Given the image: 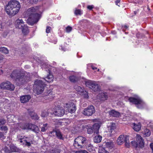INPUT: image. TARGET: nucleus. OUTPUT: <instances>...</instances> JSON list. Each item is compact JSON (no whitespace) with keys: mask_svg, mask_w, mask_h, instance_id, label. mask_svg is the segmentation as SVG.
<instances>
[{"mask_svg":"<svg viewBox=\"0 0 153 153\" xmlns=\"http://www.w3.org/2000/svg\"><path fill=\"white\" fill-rule=\"evenodd\" d=\"M11 78L14 79L16 84L20 86L30 79V75H25L19 70H13L10 75Z\"/></svg>","mask_w":153,"mask_h":153,"instance_id":"nucleus-1","label":"nucleus"},{"mask_svg":"<svg viewBox=\"0 0 153 153\" xmlns=\"http://www.w3.org/2000/svg\"><path fill=\"white\" fill-rule=\"evenodd\" d=\"M20 8V5L18 1L12 0L8 2L6 11L9 15L14 16L19 12Z\"/></svg>","mask_w":153,"mask_h":153,"instance_id":"nucleus-2","label":"nucleus"},{"mask_svg":"<svg viewBox=\"0 0 153 153\" xmlns=\"http://www.w3.org/2000/svg\"><path fill=\"white\" fill-rule=\"evenodd\" d=\"M87 139L85 137L78 136L74 140L73 145L77 149H81L86 145Z\"/></svg>","mask_w":153,"mask_h":153,"instance_id":"nucleus-3","label":"nucleus"},{"mask_svg":"<svg viewBox=\"0 0 153 153\" xmlns=\"http://www.w3.org/2000/svg\"><path fill=\"white\" fill-rule=\"evenodd\" d=\"M44 89V83L42 80H36L34 82L33 86L34 92L39 94L42 93Z\"/></svg>","mask_w":153,"mask_h":153,"instance_id":"nucleus-4","label":"nucleus"},{"mask_svg":"<svg viewBox=\"0 0 153 153\" xmlns=\"http://www.w3.org/2000/svg\"><path fill=\"white\" fill-rule=\"evenodd\" d=\"M136 138L137 142L135 141H131V143L132 145L136 148L138 146L140 147H143L144 145V142L142 137L140 135L137 134L136 137Z\"/></svg>","mask_w":153,"mask_h":153,"instance_id":"nucleus-5","label":"nucleus"},{"mask_svg":"<svg viewBox=\"0 0 153 153\" xmlns=\"http://www.w3.org/2000/svg\"><path fill=\"white\" fill-rule=\"evenodd\" d=\"M39 14H36L33 15L29 16L27 20V23L32 26L33 25L38 21L39 19Z\"/></svg>","mask_w":153,"mask_h":153,"instance_id":"nucleus-6","label":"nucleus"},{"mask_svg":"<svg viewBox=\"0 0 153 153\" xmlns=\"http://www.w3.org/2000/svg\"><path fill=\"white\" fill-rule=\"evenodd\" d=\"M95 111L94 107L92 105H90L84 109L82 113L85 116H90L93 114Z\"/></svg>","mask_w":153,"mask_h":153,"instance_id":"nucleus-7","label":"nucleus"},{"mask_svg":"<svg viewBox=\"0 0 153 153\" xmlns=\"http://www.w3.org/2000/svg\"><path fill=\"white\" fill-rule=\"evenodd\" d=\"M41 66L42 68H44L45 69H47L48 68V72L49 74L45 78V80L49 82H52L53 81V75L50 73L51 71L50 70V69L51 67L48 64L45 63H44Z\"/></svg>","mask_w":153,"mask_h":153,"instance_id":"nucleus-8","label":"nucleus"},{"mask_svg":"<svg viewBox=\"0 0 153 153\" xmlns=\"http://www.w3.org/2000/svg\"><path fill=\"white\" fill-rule=\"evenodd\" d=\"M0 88L13 91L14 89V86L10 82L7 81L1 83L0 85Z\"/></svg>","mask_w":153,"mask_h":153,"instance_id":"nucleus-9","label":"nucleus"},{"mask_svg":"<svg viewBox=\"0 0 153 153\" xmlns=\"http://www.w3.org/2000/svg\"><path fill=\"white\" fill-rule=\"evenodd\" d=\"M51 114H54L55 116L61 117L64 115L65 110L62 108H58L56 109L52 113L51 112Z\"/></svg>","mask_w":153,"mask_h":153,"instance_id":"nucleus-10","label":"nucleus"},{"mask_svg":"<svg viewBox=\"0 0 153 153\" xmlns=\"http://www.w3.org/2000/svg\"><path fill=\"white\" fill-rule=\"evenodd\" d=\"M15 24L16 27L19 29H22L25 26L22 19H17Z\"/></svg>","mask_w":153,"mask_h":153,"instance_id":"nucleus-11","label":"nucleus"},{"mask_svg":"<svg viewBox=\"0 0 153 153\" xmlns=\"http://www.w3.org/2000/svg\"><path fill=\"white\" fill-rule=\"evenodd\" d=\"M128 100L130 102L136 105L140 104L142 102V101L138 97L135 98L133 97H131L129 98Z\"/></svg>","mask_w":153,"mask_h":153,"instance_id":"nucleus-12","label":"nucleus"},{"mask_svg":"<svg viewBox=\"0 0 153 153\" xmlns=\"http://www.w3.org/2000/svg\"><path fill=\"white\" fill-rule=\"evenodd\" d=\"M31 98L30 95H24L20 97V100L22 103H25L28 102Z\"/></svg>","mask_w":153,"mask_h":153,"instance_id":"nucleus-13","label":"nucleus"},{"mask_svg":"<svg viewBox=\"0 0 153 153\" xmlns=\"http://www.w3.org/2000/svg\"><path fill=\"white\" fill-rule=\"evenodd\" d=\"M128 137L126 135H120L117 140V142L118 144V145H120L123 143L126 140V139Z\"/></svg>","mask_w":153,"mask_h":153,"instance_id":"nucleus-14","label":"nucleus"},{"mask_svg":"<svg viewBox=\"0 0 153 153\" xmlns=\"http://www.w3.org/2000/svg\"><path fill=\"white\" fill-rule=\"evenodd\" d=\"M68 107V111L71 113L74 112L76 109L75 105L72 102H71Z\"/></svg>","mask_w":153,"mask_h":153,"instance_id":"nucleus-15","label":"nucleus"},{"mask_svg":"<svg viewBox=\"0 0 153 153\" xmlns=\"http://www.w3.org/2000/svg\"><path fill=\"white\" fill-rule=\"evenodd\" d=\"M28 114L32 119L34 120H38L39 119V117L36 113L30 109L28 110Z\"/></svg>","mask_w":153,"mask_h":153,"instance_id":"nucleus-16","label":"nucleus"},{"mask_svg":"<svg viewBox=\"0 0 153 153\" xmlns=\"http://www.w3.org/2000/svg\"><path fill=\"white\" fill-rule=\"evenodd\" d=\"M98 97H99V100L101 101L106 100L107 98V95L106 93H100L99 94Z\"/></svg>","mask_w":153,"mask_h":153,"instance_id":"nucleus-17","label":"nucleus"},{"mask_svg":"<svg viewBox=\"0 0 153 153\" xmlns=\"http://www.w3.org/2000/svg\"><path fill=\"white\" fill-rule=\"evenodd\" d=\"M36 9L34 7H32L28 9L27 12V14L29 16L33 15L34 14H38L36 13Z\"/></svg>","mask_w":153,"mask_h":153,"instance_id":"nucleus-18","label":"nucleus"},{"mask_svg":"<svg viewBox=\"0 0 153 153\" xmlns=\"http://www.w3.org/2000/svg\"><path fill=\"white\" fill-rule=\"evenodd\" d=\"M94 132L97 134H98L99 133V129L100 127V125L98 123H95L93 125L92 127Z\"/></svg>","mask_w":153,"mask_h":153,"instance_id":"nucleus-19","label":"nucleus"},{"mask_svg":"<svg viewBox=\"0 0 153 153\" xmlns=\"http://www.w3.org/2000/svg\"><path fill=\"white\" fill-rule=\"evenodd\" d=\"M10 151L11 153L12 152H16L19 151V149L15 145L13 144H11L9 145Z\"/></svg>","mask_w":153,"mask_h":153,"instance_id":"nucleus-20","label":"nucleus"},{"mask_svg":"<svg viewBox=\"0 0 153 153\" xmlns=\"http://www.w3.org/2000/svg\"><path fill=\"white\" fill-rule=\"evenodd\" d=\"M30 127L29 129L31 130L32 131L36 133H38L39 131V129L38 127L35 125L30 123Z\"/></svg>","mask_w":153,"mask_h":153,"instance_id":"nucleus-21","label":"nucleus"},{"mask_svg":"<svg viewBox=\"0 0 153 153\" xmlns=\"http://www.w3.org/2000/svg\"><path fill=\"white\" fill-rule=\"evenodd\" d=\"M91 89L94 91L95 92L99 91L100 90V87L99 85L95 82L94 85L92 86Z\"/></svg>","mask_w":153,"mask_h":153,"instance_id":"nucleus-22","label":"nucleus"},{"mask_svg":"<svg viewBox=\"0 0 153 153\" xmlns=\"http://www.w3.org/2000/svg\"><path fill=\"white\" fill-rule=\"evenodd\" d=\"M133 128L134 130L136 131H138L141 129V124L140 123H138L137 124L133 123Z\"/></svg>","mask_w":153,"mask_h":153,"instance_id":"nucleus-23","label":"nucleus"},{"mask_svg":"<svg viewBox=\"0 0 153 153\" xmlns=\"http://www.w3.org/2000/svg\"><path fill=\"white\" fill-rule=\"evenodd\" d=\"M95 82L94 81L87 80L85 81V85L86 86L91 89Z\"/></svg>","mask_w":153,"mask_h":153,"instance_id":"nucleus-24","label":"nucleus"},{"mask_svg":"<svg viewBox=\"0 0 153 153\" xmlns=\"http://www.w3.org/2000/svg\"><path fill=\"white\" fill-rule=\"evenodd\" d=\"M86 149L89 151L91 152L93 151L94 149L93 146L90 143H89L87 142L86 145H85Z\"/></svg>","mask_w":153,"mask_h":153,"instance_id":"nucleus-25","label":"nucleus"},{"mask_svg":"<svg viewBox=\"0 0 153 153\" xmlns=\"http://www.w3.org/2000/svg\"><path fill=\"white\" fill-rule=\"evenodd\" d=\"M56 133V136L58 138L62 140H63L64 139V138L62 137V134L60 131L59 129L57 128Z\"/></svg>","mask_w":153,"mask_h":153,"instance_id":"nucleus-26","label":"nucleus"},{"mask_svg":"<svg viewBox=\"0 0 153 153\" xmlns=\"http://www.w3.org/2000/svg\"><path fill=\"white\" fill-rule=\"evenodd\" d=\"M102 137L101 136L98 135L94 137V142L96 143H99L101 141Z\"/></svg>","mask_w":153,"mask_h":153,"instance_id":"nucleus-27","label":"nucleus"},{"mask_svg":"<svg viewBox=\"0 0 153 153\" xmlns=\"http://www.w3.org/2000/svg\"><path fill=\"white\" fill-rule=\"evenodd\" d=\"M109 114L114 117H117L120 115L119 112L116 111L114 110H113L109 112Z\"/></svg>","mask_w":153,"mask_h":153,"instance_id":"nucleus-28","label":"nucleus"},{"mask_svg":"<svg viewBox=\"0 0 153 153\" xmlns=\"http://www.w3.org/2000/svg\"><path fill=\"white\" fill-rule=\"evenodd\" d=\"M74 88L76 91L80 93H82L84 92L83 89L79 86L75 85L74 86Z\"/></svg>","mask_w":153,"mask_h":153,"instance_id":"nucleus-29","label":"nucleus"},{"mask_svg":"<svg viewBox=\"0 0 153 153\" xmlns=\"http://www.w3.org/2000/svg\"><path fill=\"white\" fill-rule=\"evenodd\" d=\"M108 129L110 130L109 132L112 133L113 131L116 128V125L114 123H112L108 127Z\"/></svg>","mask_w":153,"mask_h":153,"instance_id":"nucleus-30","label":"nucleus"},{"mask_svg":"<svg viewBox=\"0 0 153 153\" xmlns=\"http://www.w3.org/2000/svg\"><path fill=\"white\" fill-rule=\"evenodd\" d=\"M30 123H26L22 125L20 127L23 129H29Z\"/></svg>","mask_w":153,"mask_h":153,"instance_id":"nucleus-31","label":"nucleus"},{"mask_svg":"<svg viewBox=\"0 0 153 153\" xmlns=\"http://www.w3.org/2000/svg\"><path fill=\"white\" fill-rule=\"evenodd\" d=\"M1 153H11L10 150L7 147H5L1 150Z\"/></svg>","mask_w":153,"mask_h":153,"instance_id":"nucleus-32","label":"nucleus"},{"mask_svg":"<svg viewBox=\"0 0 153 153\" xmlns=\"http://www.w3.org/2000/svg\"><path fill=\"white\" fill-rule=\"evenodd\" d=\"M50 110L51 109H48V111H43L41 114V117H46L48 115L49 113V112L50 111Z\"/></svg>","mask_w":153,"mask_h":153,"instance_id":"nucleus-33","label":"nucleus"},{"mask_svg":"<svg viewBox=\"0 0 153 153\" xmlns=\"http://www.w3.org/2000/svg\"><path fill=\"white\" fill-rule=\"evenodd\" d=\"M105 146L108 148L112 147L113 146V142L111 141H109L105 143Z\"/></svg>","mask_w":153,"mask_h":153,"instance_id":"nucleus-34","label":"nucleus"},{"mask_svg":"<svg viewBox=\"0 0 153 153\" xmlns=\"http://www.w3.org/2000/svg\"><path fill=\"white\" fill-rule=\"evenodd\" d=\"M22 31L25 35H27L29 32L28 29L26 26L22 28Z\"/></svg>","mask_w":153,"mask_h":153,"instance_id":"nucleus-35","label":"nucleus"},{"mask_svg":"<svg viewBox=\"0 0 153 153\" xmlns=\"http://www.w3.org/2000/svg\"><path fill=\"white\" fill-rule=\"evenodd\" d=\"M0 51L5 54H7L9 53L8 50L7 48L4 47L0 48Z\"/></svg>","mask_w":153,"mask_h":153,"instance_id":"nucleus-36","label":"nucleus"},{"mask_svg":"<svg viewBox=\"0 0 153 153\" xmlns=\"http://www.w3.org/2000/svg\"><path fill=\"white\" fill-rule=\"evenodd\" d=\"M57 128H53L52 131H50L49 133L50 136H56V131H57Z\"/></svg>","mask_w":153,"mask_h":153,"instance_id":"nucleus-37","label":"nucleus"},{"mask_svg":"<svg viewBox=\"0 0 153 153\" xmlns=\"http://www.w3.org/2000/svg\"><path fill=\"white\" fill-rule=\"evenodd\" d=\"M143 134L147 136H149L151 134V132L149 129H145L143 131Z\"/></svg>","mask_w":153,"mask_h":153,"instance_id":"nucleus-38","label":"nucleus"},{"mask_svg":"<svg viewBox=\"0 0 153 153\" xmlns=\"http://www.w3.org/2000/svg\"><path fill=\"white\" fill-rule=\"evenodd\" d=\"M87 129L88 133L89 134H92L94 132L93 128L91 126H88Z\"/></svg>","mask_w":153,"mask_h":153,"instance_id":"nucleus-39","label":"nucleus"},{"mask_svg":"<svg viewBox=\"0 0 153 153\" xmlns=\"http://www.w3.org/2000/svg\"><path fill=\"white\" fill-rule=\"evenodd\" d=\"M48 124L45 123L43 125V126L41 128V131L42 132L45 131L48 128Z\"/></svg>","mask_w":153,"mask_h":153,"instance_id":"nucleus-40","label":"nucleus"},{"mask_svg":"<svg viewBox=\"0 0 153 153\" xmlns=\"http://www.w3.org/2000/svg\"><path fill=\"white\" fill-rule=\"evenodd\" d=\"M69 79L70 81L72 82H75L76 81L77 79L76 77L74 76H71L69 77Z\"/></svg>","mask_w":153,"mask_h":153,"instance_id":"nucleus-41","label":"nucleus"},{"mask_svg":"<svg viewBox=\"0 0 153 153\" xmlns=\"http://www.w3.org/2000/svg\"><path fill=\"white\" fill-rule=\"evenodd\" d=\"M98 153H109L104 148H100Z\"/></svg>","mask_w":153,"mask_h":153,"instance_id":"nucleus-42","label":"nucleus"},{"mask_svg":"<svg viewBox=\"0 0 153 153\" xmlns=\"http://www.w3.org/2000/svg\"><path fill=\"white\" fill-rule=\"evenodd\" d=\"M0 130L6 133L8 130L7 127L6 126H2L0 127Z\"/></svg>","mask_w":153,"mask_h":153,"instance_id":"nucleus-43","label":"nucleus"},{"mask_svg":"<svg viewBox=\"0 0 153 153\" xmlns=\"http://www.w3.org/2000/svg\"><path fill=\"white\" fill-rule=\"evenodd\" d=\"M124 142H125V146L127 147L128 148L130 146L128 137H127V138L126 139V140H125Z\"/></svg>","mask_w":153,"mask_h":153,"instance_id":"nucleus-44","label":"nucleus"},{"mask_svg":"<svg viewBox=\"0 0 153 153\" xmlns=\"http://www.w3.org/2000/svg\"><path fill=\"white\" fill-rule=\"evenodd\" d=\"M24 142L23 143V144H25V146L29 147L31 146L30 143V142H28L27 140H24Z\"/></svg>","mask_w":153,"mask_h":153,"instance_id":"nucleus-45","label":"nucleus"},{"mask_svg":"<svg viewBox=\"0 0 153 153\" xmlns=\"http://www.w3.org/2000/svg\"><path fill=\"white\" fill-rule=\"evenodd\" d=\"M76 153H88V152L86 150H82L77 151H76Z\"/></svg>","mask_w":153,"mask_h":153,"instance_id":"nucleus-46","label":"nucleus"},{"mask_svg":"<svg viewBox=\"0 0 153 153\" xmlns=\"http://www.w3.org/2000/svg\"><path fill=\"white\" fill-rule=\"evenodd\" d=\"M72 30V28L70 26H68L66 28V32L67 33H69Z\"/></svg>","mask_w":153,"mask_h":153,"instance_id":"nucleus-47","label":"nucleus"},{"mask_svg":"<svg viewBox=\"0 0 153 153\" xmlns=\"http://www.w3.org/2000/svg\"><path fill=\"white\" fill-rule=\"evenodd\" d=\"M75 14L76 15H80L82 14L81 11L79 9L76 10L75 11Z\"/></svg>","mask_w":153,"mask_h":153,"instance_id":"nucleus-48","label":"nucleus"},{"mask_svg":"<svg viewBox=\"0 0 153 153\" xmlns=\"http://www.w3.org/2000/svg\"><path fill=\"white\" fill-rule=\"evenodd\" d=\"M6 123V120L3 119H0V126L4 125Z\"/></svg>","mask_w":153,"mask_h":153,"instance_id":"nucleus-49","label":"nucleus"},{"mask_svg":"<svg viewBox=\"0 0 153 153\" xmlns=\"http://www.w3.org/2000/svg\"><path fill=\"white\" fill-rule=\"evenodd\" d=\"M51 30V27L49 26L47 27V28L46 30V32L47 33H49L50 32Z\"/></svg>","mask_w":153,"mask_h":153,"instance_id":"nucleus-50","label":"nucleus"},{"mask_svg":"<svg viewBox=\"0 0 153 153\" xmlns=\"http://www.w3.org/2000/svg\"><path fill=\"white\" fill-rule=\"evenodd\" d=\"M2 138L3 139H4L5 138V137L4 136L3 133L0 132V138Z\"/></svg>","mask_w":153,"mask_h":153,"instance_id":"nucleus-51","label":"nucleus"},{"mask_svg":"<svg viewBox=\"0 0 153 153\" xmlns=\"http://www.w3.org/2000/svg\"><path fill=\"white\" fill-rule=\"evenodd\" d=\"M24 140H25V139L24 138H21V139H20V140H18V141H20L21 143H22L23 144V143L24 142Z\"/></svg>","mask_w":153,"mask_h":153,"instance_id":"nucleus-52","label":"nucleus"},{"mask_svg":"<svg viewBox=\"0 0 153 153\" xmlns=\"http://www.w3.org/2000/svg\"><path fill=\"white\" fill-rule=\"evenodd\" d=\"M150 146L153 153V143H151L150 145Z\"/></svg>","mask_w":153,"mask_h":153,"instance_id":"nucleus-53","label":"nucleus"},{"mask_svg":"<svg viewBox=\"0 0 153 153\" xmlns=\"http://www.w3.org/2000/svg\"><path fill=\"white\" fill-rule=\"evenodd\" d=\"M17 137L18 139V140H19L20 139H21V138H23L22 136L19 134L18 135H17ZM23 138H24V137H23Z\"/></svg>","mask_w":153,"mask_h":153,"instance_id":"nucleus-54","label":"nucleus"},{"mask_svg":"<svg viewBox=\"0 0 153 153\" xmlns=\"http://www.w3.org/2000/svg\"><path fill=\"white\" fill-rule=\"evenodd\" d=\"M93 7L92 6L89 5L87 7V8L88 9L91 10L93 8Z\"/></svg>","mask_w":153,"mask_h":153,"instance_id":"nucleus-55","label":"nucleus"},{"mask_svg":"<svg viewBox=\"0 0 153 153\" xmlns=\"http://www.w3.org/2000/svg\"><path fill=\"white\" fill-rule=\"evenodd\" d=\"M120 0H117L115 1V3H116V4H117V5H117V4L118 3H119L120 2Z\"/></svg>","mask_w":153,"mask_h":153,"instance_id":"nucleus-56","label":"nucleus"},{"mask_svg":"<svg viewBox=\"0 0 153 153\" xmlns=\"http://www.w3.org/2000/svg\"><path fill=\"white\" fill-rule=\"evenodd\" d=\"M3 57L2 56H0V62H1V61L3 60Z\"/></svg>","mask_w":153,"mask_h":153,"instance_id":"nucleus-57","label":"nucleus"},{"mask_svg":"<svg viewBox=\"0 0 153 153\" xmlns=\"http://www.w3.org/2000/svg\"><path fill=\"white\" fill-rule=\"evenodd\" d=\"M3 73V71L2 70H0V74H2Z\"/></svg>","mask_w":153,"mask_h":153,"instance_id":"nucleus-58","label":"nucleus"},{"mask_svg":"<svg viewBox=\"0 0 153 153\" xmlns=\"http://www.w3.org/2000/svg\"><path fill=\"white\" fill-rule=\"evenodd\" d=\"M92 69L94 70L97 69V68H96L94 67H92Z\"/></svg>","mask_w":153,"mask_h":153,"instance_id":"nucleus-59","label":"nucleus"},{"mask_svg":"<svg viewBox=\"0 0 153 153\" xmlns=\"http://www.w3.org/2000/svg\"><path fill=\"white\" fill-rule=\"evenodd\" d=\"M124 27L126 28H127L128 27L126 25L124 26Z\"/></svg>","mask_w":153,"mask_h":153,"instance_id":"nucleus-60","label":"nucleus"},{"mask_svg":"<svg viewBox=\"0 0 153 153\" xmlns=\"http://www.w3.org/2000/svg\"><path fill=\"white\" fill-rule=\"evenodd\" d=\"M88 94H86V95L85 96V98H88Z\"/></svg>","mask_w":153,"mask_h":153,"instance_id":"nucleus-61","label":"nucleus"},{"mask_svg":"<svg viewBox=\"0 0 153 153\" xmlns=\"http://www.w3.org/2000/svg\"><path fill=\"white\" fill-rule=\"evenodd\" d=\"M137 13V11H134V14L135 15Z\"/></svg>","mask_w":153,"mask_h":153,"instance_id":"nucleus-62","label":"nucleus"},{"mask_svg":"<svg viewBox=\"0 0 153 153\" xmlns=\"http://www.w3.org/2000/svg\"><path fill=\"white\" fill-rule=\"evenodd\" d=\"M25 138H27V137H26Z\"/></svg>","mask_w":153,"mask_h":153,"instance_id":"nucleus-63","label":"nucleus"},{"mask_svg":"<svg viewBox=\"0 0 153 153\" xmlns=\"http://www.w3.org/2000/svg\"><path fill=\"white\" fill-rule=\"evenodd\" d=\"M99 70L98 69V71H99Z\"/></svg>","mask_w":153,"mask_h":153,"instance_id":"nucleus-64","label":"nucleus"}]
</instances>
